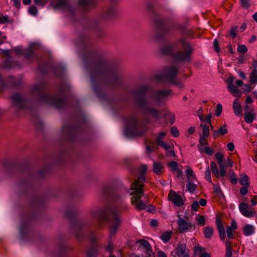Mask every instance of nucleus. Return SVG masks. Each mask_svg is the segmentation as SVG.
Segmentation results:
<instances>
[{"label": "nucleus", "instance_id": "nucleus-4", "mask_svg": "<svg viewBox=\"0 0 257 257\" xmlns=\"http://www.w3.org/2000/svg\"><path fill=\"white\" fill-rule=\"evenodd\" d=\"M146 131V128L139 123L136 118L133 117L126 121L124 134L128 137H132L142 135Z\"/></svg>", "mask_w": 257, "mask_h": 257}, {"label": "nucleus", "instance_id": "nucleus-13", "mask_svg": "<svg viewBox=\"0 0 257 257\" xmlns=\"http://www.w3.org/2000/svg\"><path fill=\"white\" fill-rule=\"evenodd\" d=\"M12 100L15 105L20 108H24L25 100L19 94H15L12 96Z\"/></svg>", "mask_w": 257, "mask_h": 257}, {"label": "nucleus", "instance_id": "nucleus-60", "mask_svg": "<svg viewBox=\"0 0 257 257\" xmlns=\"http://www.w3.org/2000/svg\"><path fill=\"white\" fill-rule=\"evenodd\" d=\"M227 149L230 151H233L234 149V145L232 143H229L227 145Z\"/></svg>", "mask_w": 257, "mask_h": 257}, {"label": "nucleus", "instance_id": "nucleus-11", "mask_svg": "<svg viewBox=\"0 0 257 257\" xmlns=\"http://www.w3.org/2000/svg\"><path fill=\"white\" fill-rule=\"evenodd\" d=\"M178 218L179 219L177 220V224L178 225L179 229L181 232H183L192 228H195L194 225L181 218L180 215H178Z\"/></svg>", "mask_w": 257, "mask_h": 257}, {"label": "nucleus", "instance_id": "nucleus-50", "mask_svg": "<svg viewBox=\"0 0 257 257\" xmlns=\"http://www.w3.org/2000/svg\"><path fill=\"white\" fill-rule=\"evenodd\" d=\"M207 137L200 136L199 138V144L198 145L204 146L207 144L206 141Z\"/></svg>", "mask_w": 257, "mask_h": 257}, {"label": "nucleus", "instance_id": "nucleus-36", "mask_svg": "<svg viewBox=\"0 0 257 257\" xmlns=\"http://www.w3.org/2000/svg\"><path fill=\"white\" fill-rule=\"evenodd\" d=\"M239 183L242 185L248 186V177L246 175H241L240 176Z\"/></svg>", "mask_w": 257, "mask_h": 257}, {"label": "nucleus", "instance_id": "nucleus-40", "mask_svg": "<svg viewBox=\"0 0 257 257\" xmlns=\"http://www.w3.org/2000/svg\"><path fill=\"white\" fill-rule=\"evenodd\" d=\"M187 188L190 192L193 193L196 189V185L191 183V181H188V183L187 185Z\"/></svg>", "mask_w": 257, "mask_h": 257}, {"label": "nucleus", "instance_id": "nucleus-63", "mask_svg": "<svg viewBox=\"0 0 257 257\" xmlns=\"http://www.w3.org/2000/svg\"><path fill=\"white\" fill-rule=\"evenodd\" d=\"M157 256L158 257H167L166 253L162 250H160L158 251L157 253Z\"/></svg>", "mask_w": 257, "mask_h": 257}, {"label": "nucleus", "instance_id": "nucleus-61", "mask_svg": "<svg viewBox=\"0 0 257 257\" xmlns=\"http://www.w3.org/2000/svg\"><path fill=\"white\" fill-rule=\"evenodd\" d=\"M146 151L148 153H151L154 151V148L153 146H147Z\"/></svg>", "mask_w": 257, "mask_h": 257}, {"label": "nucleus", "instance_id": "nucleus-35", "mask_svg": "<svg viewBox=\"0 0 257 257\" xmlns=\"http://www.w3.org/2000/svg\"><path fill=\"white\" fill-rule=\"evenodd\" d=\"M172 233L171 232L167 231L164 232L161 236V238L164 242H168L171 238Z\"/></svg>", "mask_w": 257, "mask_h": 257}, {"label": "nucleus", "instance_id": "nucleus-29", "mask_svg": "<svg viewBox=\"0 0 257 257\" xmlns=\"http://www.w3.org/2000/svg\"><path fill=\"white\" fill-rule=\"evenodd\" d=\"M195 219L197 224L201 226L205 225L206 223V219L203 215H196L195 216Z\"/></svg>", "mask_w": 257, "mask_h": 257}, {"label": "nucleus", "instance_id": "nucleus-1", "mask_svg": "<svg viewBox=\"0 0 257 257\" xmlns=\"http://www.w3.org/2000/svg\"><path fill=\"white\" fill-rule=\"evenodd\" d=\"M169 90H161L153 93L151 96L147 101H140L139 105L143 109L145 113L151 115L153 117L158 119L160 118L159 110L150 107L149 104L159 105L164 98L171 94Z\"/></svg>", "mask_w": 257, "mask_h": 257}, {"label": "nucleus", "instance_id": "nucleus-21", "mask_svg": "<svg viewBox=\"0 0 257 257\" xmlns=\"http://www.w3.org/2000/svg\"><path fill=\"white\" fill-rule=\"evenodd\" d=\"M14 50L17 54H24L28 58H30L32 56L33 54L32 51L30 48L27 49L24 51L22 49L21 47H17L15 48Z\"/></svg>", "mask_w": 257, "mask_h": 257}, {"label": "nucleus", "instance_id": "nucleus-51", "mask_svg": "<svg viewBox=\"0 0 257 257\" xmlns=\"http://www.w3.org/2000/svg\"><path fill=\"white\" fill-rule=\"evenodd\" d=\"M8 21V17L0 13V24H5Z\"/></svg>", "mask_w": 257, "mask_h": 257}, {"label": "nucleus", "instance_id": "nucleus-48", "mask_svg": "<svg viewBox=\"0 0 257 257\" xmlns=\"http://www.w3.org/2000/svg\"><path fill=\"white\" fill-rule=\"evenodd\" d=\"M230 182L233 184H235L237 181L236 178H235L234 172L232 170H230Z\"/></svg>", "mask_w": 257, "mask_h": 257}, {"label": "nucleus", "instance_id": "nucleus-53", "mask_svg": "<svg viewBox=\"0 0 257 257\" xmlns=\"http://www.w3.org/2000/svg\"><path fill=\"white\" fill-rule=\"evenodd\" d=\"M199 202L197 201H194L192 203V204L191 205V209L194 211H197L199 208Z\"/></svg>", "mask_w": 257, "mask_h": 257}, {"label": "nucleus", "instance_id": "nucleus-32", "mask_svg": "<svg viewBox=\"0 0 257 257\" xmlns=\"http://www.w3.org/2000/svg\"><path fill=\"white\" fill-rule=\"evenodd\" d=\"M210 167L213 174L217 178H219L220 177V174L218 170L216 164L214 162H211L210 164Z\"/></svg>", "mask_w": 257, "mask_h": 257}, {"label": "nucleus", "instance_id": "nucleus-62", "mask_svg": "<svg viewBox=\"0 0 257 257\" xmlns=\"http://www.w3.org/2000/svg\"><path fill=\"white\" fill-rule=\"evenodd\" d=\"M213 46L214 47L215 50L218 52L219 51V49L218 47V43L217 40H215L213 42Z\"/></svg>", "mask_w": 257, "mask_h": 257}, {"label": "nucleus", "instance_id": "nucleus-54", "mask_svg": "<svg viewBox=\"0 0 257 257\" xmlns=\"http://www.w3.org/2000/svg\"><path fill=\"white\" fill-rule=\"evenodd\" d=\"M223 163L226 167L233 166V162L229 158H227L226 160L223 161Z\"/></svg>", "mask_w": 257, "mask_h": 257}, {"label": "nucleus", "instance_id": "nucleus-43", "mask_svg": "<svg viewBox=\"0 0 257 257\" xmlns=\"http://www.w3.org/2000/svg\"><path fill=\"white\" fill-rule=\"evenodd\" d=\"M169 165L172 172H175L177 170L178 164L176 162L172 161L169 163Z\"/></svg>", "mask_w": 257, "mask_h": 257}, {"label": "nucleus", "instance_id": "nucleus-45", "mask_svg": "<svg viewBox=\"0 0 257 257\" xmlns=\"http://www.w3.org/2000/svg\"><path fill=\"white\" fill-rule=\"evenodd\" d=\"M237 51L241 53H245L247 51V48L244 45H239L237 47Z\"/></svg>", "mask_w": 257, "mask_h": 257}, {"label": "nucleus", "instance_id": "nucleus-37", "mask_svg": "<svg viewBox=\"0 0 257 257\" xmlns=\"http://www.w3.org/2000/svg\"><path fill=\"white\" fill-rule=\"evenodd\" d=\"M201 127H202L203 129L202 134L201 136L207 138L209 134L208 126L207 125L201 124Z\"/></svg>", "mask_w": 257, "mask_h": 257}, {"label": "nucleus", "instance_id": "nucleus-46", "mask_svg": "<svg viewBox=\"0 0 257 257\" xmlns=\"http://www.w3.org/2000/svg\"><path fill=\"white\" fill-rule=\"evenodd\" d=\"M222 105L221 104H218L216 105V111H215V115L217 116H219L221 114V113L222 112Z\"/></svg>", "mask_w": 257, "mask_h": 257}, {"label": "nucleus", "instance_id": "nucleus-9", "mask_svg": "<svg viewBox=\"0 0 257 257\" xmlns=\"http://www.w3.org/2000/svg\"><path fill=\"white\" fill-rule=\"evenodd\" d=\"M239 209L241 214L245 217H252L255 215L254 209L249 208L246 203H241L239 205Z\"/></svg>", "mask_w": 257, "mask_h": 257}, {"label": "nucleus", "instance_id": "nucleus-17", "mask_svg": "<svg viewBox=\"0 0 257 257\" xmlns=\"http://www.w3.org/2000/svg\"><path fill=\"white\" fill-rule=\"evenodd\" d=\"M237 227V224L233 220L231 221V225L226 227L227 235L228 238H233V232L236 229Z\"/></svg>", "mask_w": 257, "mask_h": 257}, {"label": "nucleus", "instance_id": "nucleus-39", "mask_svg": "<svg viewBox=\"0 0 257 257\" xmlns=\"http://www.w3.org/2000/svg\"><path fill=\"white\" fill-rule=\"evenodd\" d=\"M28 13L33 16H36L38 14V10L36 6H32L29 8Z\"/></svg>", "mask_w": 257, "mask_h": 257}, {"label": "nucleus", "instance_id": "nucleus-41", "mask_svg": "<svg viewBox=\"0 0 257 257\" xmlns=\"http://www.w3.org/2000/svg\"><path fill=\"white\" fill-rule=\"evenodd\" d=\"M48 2V0H34V2L36 5L41 6L42 8L47 4Z\"/></svg>", "mask_w": 257, "mask_h": 257}, {"label": "nucleus", "instance_id": "nucleus-49", "mask_svg": "<svg viewBox=\"0 0 257 257\" xmlns=\"http://www.w3.org/2000/svg\"><path fill=\"white\" fill-rule=\"evenodd\" d=\"M171 132L172 135L175 137H178L179 135V131L177 130V127L175 126H173L171 127Z\"/></svg>", "mask_w": 257, "mask_h": 257}, {"label": "nucleus", "instance_id": "nucleus-64", "mask_svg": "<svg viewBox=\"0 0 257 257\" xmlns=\"http://www.w3.org/2000/svg\"><path fill=\"white\" fill-rule=\"evenodd\" d=\"M251 203L252 206L257 204V196H254L251 199Z\"/></svg>", "mask_w": 257, "mask_h": 257}, {"label": "nucleus", "instance_id": "nucleus-8", "mask_svg": "<svg viewBox=\"0 0 257 257\" xmlns=\"http://www.w3.org/2000/svg\"><path fill=\"white\" fill-rule=\"evenodd\" d=\"M42 101L47 104L53 105L56 107H59L62 103L63 99L59 96L52 97L45 95L42 97Z\"/></svg>", "mask_w": 257, "mask_h": 257}, {"label": "nucleus", "instance_id": "nucleus-31", "mask_svg": "<svg viewBox=\"0 0 257 257\" xmlns=\"http://www.w3.org/2000/svg\"><path fill=\"white\" fill-rule=\"evenodd\" d=\"M166 135V133L165 132H161L157 135L156 137V143L157 145H160L164 142L163 140Z\"/></svg>", "mask_w": 257, "mask_h": 257}, {"label": "nucleus", "instance_id": "nucleus-57", "mask_svg": "<svg viewBox=\"0 0 257 257\" xmlns=\"http://www.w3.org/2000/svg\"><path fill=\"white\" fill-rule=\"evenodd\" d=\"M148 169V167L146 165H142L140 168V172L142 174L145 173Z\"/></svg>", "mask_w": 257, "mask_h": 257}, {"label": "nucleus", "instance_id": "nucleus-7", "mask_svg": "<svg viewBox=\"0 0 257 257\" xmlns=\"http://www.w3.org/2000/svg\"><path fill=\"white\" fill-rule=\"evenodd\" d=\"M51 4L55 9L63 11H69L71 10L69 0H52Z\"/></svg>", "mask_w": 257, "mask_h": 257}, {"label": "nucleus", "instance_id": "nucleus-38", "mask_svg": "<svg viewBox=\"0 0 257 257\" xmlns=\"http://www.w3.org/2000/svg\"><path fill=\"white\" fill-rule=\"evenodd\" d=\"M215 158L217 160L218 163L219 165L224 164L223 163V155L220 152H218L215 154Z\"/></svg>", "mask_w": 257, "mask_h": 257}, {"label": "nucleus", "instance_id": "nucleus-24", "mask_svg": "<svg viewBox=\"0 0 257 257\" xmlns=\"http://www.w3.org/2000/svg\"><path fill=\"white\" fill-rule=\"evenodd\" d=\"M163 169V164L160 162H154L153 166V170L154 172L157 174L160 175L162 173Z\"/></svg>", "mask_w": 257, "mask_h": 257}, {"label": "nucleus", "instance_id": "nucleus-42", "mask_svg": "<svg viewBox=\"0 0 257 257\" xmlns=\"http://www.w3.org/2000/svg\"><path fill=\"white\" fill-rule=\"evenodd\" d=\"M219 169H220V172H219L220 176H221V177L225 176L226 174V170H225V168L226 167L225 166L224 164H220V165H219Z\"/></svg>", "mask_w": 257, "mask_h": 257}, {"label": "nucleus", "instance_id": "nucleus-59", "mask_svg": "<svg viewBox=\"0 0 257 257\" xmlns=\"http://www.w3.org/2000/svg\"><path fill=\"white\" fill-rule=\"evenodd\" d=\"M213 189L215 192L217 194L221 193V189L219 186L216 184H214L213 185Z\"/></svg>", "mask_w": 257, "mask_h": 257}, {"label": "nucleus", "instance_id": "nucleus-56", "mask_svg": "<svg viewBox=\"0 0 257 257\" xmlns=\"http://www.w3.org/2000/svg\"><path fill=\"white\" fill-rule=\"evenodd\" d=\"M248 192V189L247 187H241L240 189V193L242 195L246 194Z\"/></svg>", "mask_w": 257, "mask_h": 257}, {"label": "nucleus", "instance_id": "nucleus-3", "mask_svg": "<svg viewBox=\"0 0 257 257\" xmlns=\"http://www.w3.org/2000/svg\"><path fill=\"white\" fill-rule=\"evenodd\" d=\"M118 212L117 208L106 207L101 210L98 215L100 220L109 223L111 229V234L115 233L120 224V220L117 215Z\"/></svg>", "mask_w": 257, "mask_h": 257}, {"label": "nucleus", "instance_id": "nucleus-14", "mask_svg": "<svg viewBox=\"0 0 257 257\" xmlns=\"http://www.w3.org/2000/svg\"><path fill=\"white\" fill-rule=\"evenodd\" d=\"M116 12V8L115 6L109 7L102 14V18L105 19H109L114 16Z\"/></svg>", "mask_w": 257, "mask_h": 257}, {"label": "nucleus", "instance_id": "nucleus-28", "mask_svg": "<svg viewBox=\"0 0 257 257\" xmlns=\"http://www.w3.org/2000/svg\"><path fill=\"white\" fill-rule=\"evenodd\" d=\"M213 233V229L212 227L206 226L204 228V234L206 238H211Z\"/></svg>", "mask_w": 257, "mask_h": 257}, {"label": "nucleus", "instance_id": "nucleus-23", "mask_svg": "<svg viewBox=\"0 0 257 257\" xmlns=\"http://www.w3.org/2000/svg\"><path fill=\"white\" fill-rule=\"evenodd\" d=\"M242 231L245 236L251 235L254 232V227L251 224H246L243 227Z\"/></svg>", "mask_w": 257, "mask_h": 257}, {"label": "nucleus", "instance_id": "nucleus-22", "mask_svg": "<svg viewBox=\"0 0 257 257\" xmlns=\"http://www.w3.org/2000/svg\"><path fill=\"white\" fill-rule=\"evenodd\" d=\"M253 109L244 113V120L247 123H251L255 119V114Z\"/></svg>", "mask_w": 257, "mask_h": 257}, {"label": "nucleus", "instance_id": "nucleus-33", "mask_svg": "<svg viewBox=\"0 0 257 257\" xmlns=\"http://www.w3.org/2000/svg\"><path fill=\"white\" fill-rule=\"evenodd\" d=\"M186 174L188 179V181H193V179L195 178L193 171L190 168H188L186 171Z\"/></svg>", "mask_w": 257, "mask_h": 257}, {"label": "nucleus", "instance_id": "nucleus-30", "mask_svg": "<svg viewBox=\"0 0 257 257\" xmlns=\"http://www.w3.org/2000/svg\"><path fill=\"white\" fill-rule=\"evenodd\" d=\"M226 246V253L225 257H231L232 256V249L231 247V242L229 240H227L225 242Z\"/></svg>", "mask_w": 257, "mask_h": 257}, {"label": "nucleus", "instance_id": "nucleus-15", "mask_svg": "<svg viewBox=\"0 0 257 257\" xmlns=\"http://www.w3.org/2000/svg\"><path fill=\"white\" fill-rule=\"evenodd\" d=\"M163 148L166 151V156H175V152L173 150V146L165 142H163L158 145Z\"/></svg>", "mask_w": 257, "mask_h": 257}, {"label": "nucleus", "instance_id": "nucleus-6", "mask_svg": "<svg viewBox=\"0 0 257 257\" xmlns=\"http://www.w3.org/2000/svg\"><path fill=\"white\" fill-rule=\"evenodd\" d=\"M178 68L175 65H171L164 69L162 73L155 75V78L158 80L166 79L172 81L178 73Z\"/></svg>", "mask_w": 257, "mask_h": 257}, {"label": "nucleus", "instance_id": "nucleus-58", "mask_svg": "<svg viewBox=\"0 0 257 257\" xmlns=\"http://www.w3.org/2000/svg\"><path fill=\"white\" fill-rule=\"evenodd\" d=\"M236 31H237V28L236 27H233L231 28L230 31V35L233 37L234 38L236 36Z\"/></svg>", "mask_w": 257, "mask_h": 257}, {"label": "nucleus", "instance_id": "nucleus-2", "mask_svg": "<svg viewBox=\"0 0 257 257\" xmlns=\"http://www.w3.org/2000/svg\"><path fill=\"white\" fill-rule=\"evenodd\" d=\"M145 178L143 176H139L138 179L133 182L131 186V195H134L132 198V203L138 210L144 209L146 207V204L141 200L144 195V183Z\"/></svg>", "mask_w": 257, "mask_h": 257}, {"label": "nucleus", "instance_id": "nucleus-27", "mask_svg": "<svg viewBox=\"0 0 257 257\" xmlns=\"http://www.w3.org/2000/svg\"><path fill=\"white\" fill-rule=\"evenodd\" d=\"M249 82L253 84L257 83V70L256 69H253L251 73L249 76Z\"/></svg>", "mask_w": 257, "mask_h": 257}, {"label": "nucleus", "instance_id": "nucleus-20", "mask_svg": "<svg viewBox=\"0 0 257 257\" xmlns=\"http://www.w3.org/2000/svg\"><path fill=\"white\" fill-rule=\"evenodd\" d=\"M216 223L217 229L219 231L220 238L221 240H223L225 237V232L224 227L221 221L219 219L216 220Z\"/></svg>", "mask_w": 257, "mask_h": 257}, {"label": "nucleus", "instance_id": "nucleus-52", "mask_svg": "<svg viewBox=\"0 0 257 257\" xmlns=\"http://www.w3.org/2000/svg\"><path fill=\"white\" fill-rule=\"evenodd\" d=\"M242 89L245 93H247L251 90L252 87L249 84H244Z\"/></svg>", "mask_w": 257, "mask_h": 257}, {"label": "nucleus", "instance_id": "nucleus-34", "mask_svg": "<svg viewBox=\"0 0 257 257\" xmlns=\"http://www.w3.org/2000/svg\"><path fill=\"white\" fill-rule=\"evenodd\" d=\"M176 46V45H168L162 49V53L165 54H171L172 53L173 50L174 48Z\"/></svg>", "mask_w": 257, "mask_h": 257}, {"label": "nucleus", "instance_id": "nucleus-18", "mask_svg": "<svg viewBox=\"0 0 257 257\" xmlns=\"http://www.w3.org/2000/svg\"><path fill=\"white\" fill-rule=\"evenodd\" d=\"M194 253L196 255H200V257H210V255L205 252V249L200 246L197 245L194 247Z\"/></svg>", "mask_w": 257, "mask_h": 257}, {"label": "nucleus", "instance_id": "nucleus-16", "mask_svg": "<svg viewBox=\"0 0 257 257\" xmlns=\"http://www.w3.org/2000/svg\"><path fill=\"white\" fill-rule=\"evenodd\" d=\"M227 88L230 93L235 97H240L241 95L240 91L233 85L232 80L228 82Z\"/></svg>", "mask_w": 257, "mask_h": 257}, {"label": "nucleus", "instance_id": "nucleus-44", "mask_svg": "<svg viewBox=\"0 0 257 257\" xmlns=\"http://www.w3.org/2000/svg\"><path fill=\"white\" fill-rule=\"evenodd\" d=\"M205 178L207 181H208L210 183H211V172L210 170V168L209 166H207L205 172Z\"/></svg>", "mask_w": 257, "mask_h": 257}, {"label": "nucleus", "instance_id": "nucleus-55", "mask_svg": "<svg viewBox=\"0 0 257 257\" xmlns=\"http://www.w3.org/2000/svg\"><path fill=\"white\" fill-rule=\"evenodd\" d=\"M204 152L208 155H212L213 153V150L208 147H204Z\"/></svg>", "mask_w": 257, "mask_h": 257}, {"label": "nucleus", "instance_id": "nucleus-25", "mask_svg": "<svg viewBox=\"0 0 257 257\" xmlns=\"http://www.w3.org/2000/svg\"><path fill=\"white\" fill-rule=\"evenodd\" d=\"M137 243H140L141 245H142L146 249L147 251V254L150 255L151 252V246L149 242L145 239H140L137 241Z\"/></svg>", "mask_w": 257, "mask_h": 257}, {"label": "nucleus", "instance_id": "nucleus-19", "mask_svg": "<svg viewBox=\"0 0 257 257\" xmlns=\"http://www.w3.org/2000/svg\"><path fill=\"white\" fill-rule=\"evenodd\" d=\"M233 112L236 116H239L242 112L241 106L238 99L236 98L233 102Z\"/></svg>", "mask_w": 257, "mask_h": 257}, {"label": "nucleus", "instance_id": "nucleus-12", "mask_svg": "<svg viewBox=\"0 0 257 257\" xmlns=\"http://www.w3.org/2000/svg\"><path fill=\"white\" fill-rule=\"evenodd\" d=\"M169 198L175 206H181L183 205V201L182 197L174 191H170L169 193Z\"/></svg>", "mask_w": 257, "mask_h": 257}, {"label": "nucleus", "instance_id": "nucleus-5", "mask_svg": "<svg viewBox=\"0 0 257 257\" xmlns=\"http://www.w3.org/2000/svg\"><path fill=\"white\" fill-rule=\"evenodd\" d=\"M180 44L183 49V51L178 52L175 55V59L177 61L185 62L190 60L192 53V49L187 41L182 39L180 41Z\"/></svg>", "mask_w": 257, "mask_h": 257}, {"label": "nucleus", "instance_id": "nucleus-10", "mask_svg": "<svg viewBox=\"0 0 257 257\" xmlns=\"http://www.w3.org/2000/svg\"><path fill=\"white\" fill-rule=\"evenodd\" d=\"M173 257H188V252L185 244H179L174 251L172 252Z\"/></svg>", "mask_w": 257, "mask_h": 257}, {"label": "nucleus", "instance_id": "nucleus-26", "mask_svg": "<svg viewBox=\"0 0 257 257\" xmlns=\"http://www.w3.org/2000/svg\"><path fill=\"white\" fill-rule=\"evenodd\" d=\"M228 133V131L226 128L225 124L221 126L218 130L214 131L213 133V136L215 137H218L219 135H224Z\"/></svg>", "mask_w": 257, "mask_h": 257}, {"label": "nucleus", "instance_id": "nucleus-47", "mask_svg": "<svg viewBox=\"0 0 257 257\" xmlns=\"http://www.w3.org/2000/svg\"><path fill=\"white\" fill-rule=\"evenodd\" d=\"M249 1V0H240L241 7L245 9L248 8L250 6Z\"/></svg>", "mask_w": 257, "mask_h": 257}]
</instances>
